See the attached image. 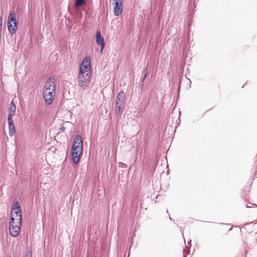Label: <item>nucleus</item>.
Instances as JSON below:
<instances>
[{"label": "nucleus", "instance_id": "20e7f679", "mask_svg": "<svg viewBox=\"0 0 257 257\" xmlns=\"http://www.w3.org/2000/svg\"><path fill=\"white\" fill-rule=\"evenodd\" d=\"M82 150L83 144L81 137L78 135L74 139L71 150L72 159L75 164L79 162Z\"/></svg>", "mask_w": 257, "mask_h": 257}, {"label": "nucleus", "instance_id": "0eeeda50", "mask_svg": "<svg viewBox=\"0 0 257 257\" xmlns=\"http://www.w3.org/2000/svg\"><path fill=\"white\" fill-rule=\"evenodd\" d=\"M22 222H9V233L13 237H17L21 232Z\"/></svg>", "mask_w": 257, "mask_h": 257}, {"label": "nucleus", "instance_id": "2eb2a0df", "mask_svg": "<svg viewBox=\"0 0 257 257\" xmlns=\"http://www.w3.org/2000/svg\"><path fill=\"white\" fill-rule=\"evenodd\" d=\"M90 63L91 61L90 57L86 56L83 59L80 64H90Z\"/></svg>", "mask_w": 257, "mask_h": 257}, {"label": "nucleus", "instance_id": "f257e3e1", "mask_svg": "<svg viewBox=\"0 0 257 257\" xmlns=\"http://www.w3.org/2000/svg\"><path fill=\"white\" fill-rule=\"evenodd\" d=\"M55 83L54 79L50 78L46 82L43 91V97L45 102L51 104L55 97Z\"/></svg>", "mask_w": 257, "mask_h": 257}, {"label": "nucleus", "instance_id": "423d86ee", "mask_svg": "<svg viewBox=\"0 0 257 257\" xmlns=\"http://www.w3.org/2000/svg\"><path fill=\"white\" fill-rule=\"evenodd\" d=\"M8 28L11 35L16 33L18 26L16 13L14 11H12L8 16Z\"/></svg>", "mask_w": 257, "mask_h": 257}, {"label": "nucleus", "instance_id": "f8f14e48", "mask_svg": "<svg viewBox=\"0 0 257 257\" xmlns=\"http://www.w3.org/2000/svg\"><path fill=\"white\" fill-rule=\"evenodd\" d=\"M9 124V135L12 137L16 133L15 126L13 119H8Z\"/></svg>", "mask_w": 257, "mask_h": 257}, {"label": "nucleus", "instance_id": "9d476101", "mask_svg": "<svg viewBox=\"0 0 257 257\" xmlns=\"http://www.w3.org/2000/svg\"><path fill=\"white\" fill-rule=\"evenodd\" d=\"M125 103V95L123 91L119 92L116 96L115 104Z\"/></svg>", "mask_w": 257, "mask_h": 257}, {"label": "nucleus", "instance_id": "9b49d317", "mask_svg": "<svg viewBox=\"0 0 257 257\" xmlns=\"http://www.w3.org/2000/svg\"><path fill=\"white\" fill-rule=\"evenodd\" d=\"M16 106L15 104L13 101H12V102L10 103L9 107V115L8 116V119H13L12 117L14 116L16 113Z\"/></svg>", "mask_w": 257, "mask_h": 257}, {"label": "nucleus", "instance_id": "ddd939ff", "mask_svg": "<svg viewBox=\"0 0 257 257\" xmlns=\"http://www.w3.org/2000/svg\"><path fill=\"white\" fill-rule=\"evenodd\" d=\"M125 104H115V112L116 114L120 115L122 113Z\"/></svg>", "mask_w": 257, "mask_h": 257}, {"label": "nucleus", "instance_id": "7ed1b4c3", "mask_svg": "<svg viewBox=\"0 0 257 257\" xmlns=\"http://www.w3.org/2000/svg\"><path fill=\"white\" fill-rule=\"evenodd\" d=\"M82 150L83 144L81 137L78 135L74 139L71 150L72 159L75 164L79 162Z\"/></svg>", "mask_w": 257, "mask_h": 257}, {"label": "nucleus", "instance_id": "1a4fd4ad", "mask_svg": "<svg viewBox=\"0 0 257 257\" xmlns=\"http://www.w3.org/2000/svg\"><path fill=\"white\" fill-rule=\"evenodd\" d=\"M96 42L98 45L101 46L100 52H102L104 47V41L100 31L96 32Z\"/></svg>", "mask_w": 257, "mask_h": 257}, {"label": "nucleus", "instance_id": "6e6552de", "mask_svg": "<svg viewBox=\"0 0 257 257\" xmlns=\"http://www.w3.org/2000/svg\"><path fill=\"white\" fill-rule=\"evenodd\" d=\"M114 1L115 2L112 3V5L114 6V15L118 16L122 13L123 0H114Z\"/></svg>", "mask_w": 257, "mask_h": 257}, {"label": "nucleus", "instance_id": "dca6fc26", "mask_svg": "<svg viewBox=\"0 0 257 257\" xmlns=\"http://www.w3.org/2000/svg\"><path fill=\"white\" fill-rule=\"evenodd\" d=\"M25 257H32V253L30 252H27Z\"/></svg>", "mask_w": 257, "mask_h": 257}, {"label": "nucleus", "instance_id": "f03ea898", "mask_svg": "<svg viewBox=\"0 0 257 257\" xmlns=\"http://www.w3.org/2000/svg\"><path fill=\"white\" fill-rule=\"evenodd\" d=\"M90 66L91 65H80L78 82L79 86L82 88L86 87L89 82L91 73Z\"/></svg>", "mask_w": 257, "mask_h": 257}, {"label": "nucleus", "instance_id": "4468645a", "mask_svg": "<svg viewBox=\"0 0 257 257\" xmlns=\"http://www.w3.org/2000/svg\"><path fill=\"white\" fill-rule=\"evenodd\" d=\"M86 2L85 0H76L75 3V7L76 8H78L82 5L85 4Z\"/></svg>", "mask_w": 257, "mask_h": 257}, {"label": "nucleus", "instance_id": "39448f33", "mask_svg": "<svg viewBox=\"0 0 257 257\" xmlns=\"http://www.w3.org/2000/svg\"><path fill=\"white\" fill-rule=\"evenodd\" d=\"M10 222H22L21 210L20 204L18 202H15L13 204Z\"/></svg>", "mask_w": 257, "mask_h": 257}]
</instances>
